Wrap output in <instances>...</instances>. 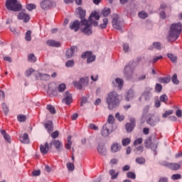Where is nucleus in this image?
<instances>
[{"instance_id":"nucleus-25","label":"nucleus","mask_w":182,"mask_h":182,"mask_svg":"<svg viewBox=\"0 0 182 182\" xmlns=\"http://www.w3.org/2000/svg\"><path fill=\"white\" fill-rule=\"evenodd\" d=\"M52 145L55 146L57 150H60L63 147V145L60 143V141L59 140H53L50 142V146Z\"/></svg>"},{"instance_id":"nucleus-64","label":"nucleus","mask_w":182,"mask_h":182,"mask_svg":"<svg viewBox=\"0 0 182 182\" xmlns=\"http://www.w3.org/2000/svg\"><path fill=\"white\" fill-rule=\"evenodd\" d=\"M160 106H161V102H160V100H155L154 107L159 108L160 107Z\"/></svg>"},{"instance_id":"nucleus-58","label":"nucleus","mask_w":182,"mask_h":182,"mask_svg":"<svg viewBox=\"0 0 182 182\" xmlns=\"http://www.w3.org/2000/svg\"><path fill=\"white\" fill-rule=\"evenodd\" d=\"M17 119H18V122H25L26 120V116L18 115Z\"/></svg>"},{"instance_id":"nucleus-41","label":"nucleus","mask_w":182,"mask_h":182,"mask_svg":"<svg viewBox=\"0 0 182 182\" xmlns=\"http://www.w3.org/2000/svg\"><path fill=\"white\" fill-rule=\"evenodd\" d=\"M28 11H33V9H36V4H28L26 6Z\"/></svg>"},{"instance_id":"nucleus-19","label":"nucleus","mask_w":182,"mask_h":182,"mask_svg":"<svg viewBox=\"0 0 182 182\" xmlns=\"http://www.w3.org/2000/svg\"><path fill=\"white\" fill-rule=\"evenodd\" d=\"M122 150V145L117 142H114L111 145V151L112 153H117V151H120Z\"/></svg>"},{"instance_id":"nucleus-44","label":"nucleus","mask_w":182,"mask_h":182,"mask_svg":"<svg viewBox=\"0 0 182 182\" xmlns=\"http://www.w3.org/2000/svg\"><path fill=\"white\" fill-rule=\"evenodd\" d=\"M31 35H32V31H28L26 33V37H25V39L26 41H27L28 42L31 41L32 38L31 37Z\"/></svg>"},{"instance_id":"nucleus-16","label":"nucleus","mask_w":182,"mask_h":182,"mask_svg":"<svg viewBox=\"0 0 182 182\" xmlns=\"http://www.w3.org/2000/svg\"><path fill=\"white\" fill-rule=\"evenodd\" d=\"M110 125L109 124H105L103 127H102V129L101 131V134L102 136H103L104 137H107V136H109V134H110Z\"/></svg>"},{"instance_id":"nucleus-28","label":"nucleus","mask_w":182,"mask_h":182,"mask_svg":"<svg viewBox=\"0 0 182 182\" xmlns=\"http://www.w3.org/2000/svg\"><path fill=\"white\" fill-rule=\"evenodd\" d=\"M45 127L48 133L53 132V123L52 121H48L45 124Z\"/></svg>"},{"instance_id":"nucleus-6","label":"nucleus","mask_w":182,"mask_h":182,"mask_svg":"<svg viewBox=\"0 0 182 182\" xmlns=\"http://www.w3.org/2000/svg\"><path fill=\"white\" fill-rule=\"evenodd\" d=\"M87 83H89V78L87 77H81L79 81L75 80L73 82V86L78 89V90H82L83 86H86Z\"/></svg>"},{"instance_id":"nucleus-30","label":"nucleus","mask_w":182,"mask_h":182,"mask_svg":"<svg viewBox=\"0 0 182 182\" xmlns=\"http://www.w3.org/2000/svg\"><path fill=\"white\" fill-rule=\"evenodd\" d=\"M0 132L2 134V136H4V139L6 140V141H7L8 143H11V136L6 134V132L4 129H1Z\"/></svg>"},{"instance_id":"nucleus-32","label":"nucleus","mask_w":182,"mask_h":182,"mask_svg":"<svg viewBox=\"0 0 182 182\" xmlns=\"http://www.w3.org/2000/svg\"><path fill=\"white\" fill-rule=\"evenodd\" d=\"M97 151L100 154H102V156H105L106 154V148L102 145H98L97 146Z\"/></svg>"},{"instance_id":"nucleus-9","label":"nucleus","mask_w":182,"mask_h":182,"mask_svg":"<svg viewBox=\"0 0 182 182\" xmlns=\"http://www.w3.org/2000/svg\"><path fill=\"white\" fill-rule=\"evenodd\" d=\"M142 97H144V100L149 102L153 97V89L148 87L146 88L144 92L141 94Z\"/></svg>"},{"instance_id":"nucleus-12","label":"nucleus","mask_w":182,"mask_h":182,"mask_svg":"<svg viewBox=\"0 0 182 182\" xmlns=\"http://www.w3.org/2000/svg\"><path fill=\"white\" fill-rule=\"evenodd\" d=\"M73 100L72 94H70L69 91H66L64 93V98L63 99L62 102L65 105H69L72 103Z\"/></svg>"},{"instance_id":"nucleus-22","label":"nucleus","mask_w":182,"mask_h":182,"mask_svg":"<svg viewBox=\"0 0 182 182\" xmlns=\"http://www.w3.org/2000/svg\"><path fill=\"white\" fill-rule=\"evenodd\" d=\"M159 122H160V117H151L147 120V123L150 126H156Z\"/></svg>"},{"instance_id":"nucleus-1","label":"nucleus","mask_w":182,"mask_h":182,"mask_svg":"<svg viewBox=\"0 0 182 182\" xmlns=\"http://www.w3.org/2000/svg\"><path fill=\"white\" fill-rule=\"evenodd\" d=\"M181 23H173L170 26V31L167 36V39L169 42H176L180 35H181Z\"/></svg>"},{"instance_id":"nucleus-2","label":"nucleus","mask_w":182,"mask_h":182,"mask_svg":"<svg viewBox=\"0 0 182 182\" xmlns=\"http://www.w3.org/2000/svg\"><path fill=\"white\" fill-rule=\"evenodd\" d=\"M106 102L108 105L107 107L109 110H113L115 107H119L122 100H120V95H119L117 92H111L108 94L106 98Z\"/></svg>"},{"instance_id":"nucleus-45","label":"nucleus","mask_w":182,"mask_h":182,"mask_svg":"<svg viewBox=\"0 0 182 182\" xmlns=\"http://www.w3.org/2000/svg\"><path fill=\"white\" fill-rule=\"evenodd\" d=\"M160 102H163L164 103H167L168 101V97L166 95H162L159 98Z\"/></svg>"},{"instance_id":"nucleus-10","label":"nucleus","mask_w":182,"mask_h":182,"mask_svg":"<svg viewBox=\"0 0 182 182\" xmlns=\"http://www.w3.org/2000/svg\"><path fill=\"white\" fill-rule=\"evenodd\" d=\"M82 59H86L87 58V63H92V62H95L96 60V56L92 55L91 52H85L82 54Z\"/></svg>"},{"instance_id":"nucleus-15","label":"nucleus","mask_w":182,"mask_h":182,"mask_svg":"<svg viewBox=\"0 0 182 182\" xmlns=\"http://www.w3.org/2000/svg\"><path fill=\"white\" fill-rule=\"evenodd\" d=\"M136 126V120L134 118L130 119V123H127L125 125V129L127 132H133V129H134V127Z\"/></svg>"},{"instance_id":"nucleus-4","label":"nucleus","mask_w":182,"mask_h":182,"mask_svg":"<svg viewBox=\"0 0 182 182\" xmlns=\"http://www.w3.org/2000/svg\"><path fill=\"white\" fill-rule=\"evenodd\" d=\"M112 26L114 29L120 32H122V29H123V26H124V23L120 20L119 15L116 14L112 15Z\"/></svg>"},{"instance_id":"nucleus-47","label":"nucleus","mask_w":182,"mask_h":182,"mask_svg":"<svg viewBox=\"0 0 182 182\" xmlns=\"http://www.w3.org/2000/svg\"><path fill=\"white\" fill-rule=\"evenodd\" d=\"M171 80L174 85H178V83H180V81H178V79H177V74H174L173 75Z\"/></svg>"},{"instance_id":"nucleus-26","label":"nucleus","mask_w":182,"mask_h":182,"mask_svg":"<svg viewBox=\"0 0 182 182\" xmlns=\"http://www.w3.org/2000/svg\"><path fill=\"white\" fill-rule=\"evenodd\" d=\"M133 72L132 71V69L130 68V66L126 65L124 68V75L127 79H129L130 76H132Z\"/></svg>"},{"instance_id":"nucleus-20","label":"nucleus","mask_w":182,"mask_h":182,"mask_svg":"<svg viewBox=\"0 0 182 182\" xmlns=\"http://www.w3.org/2000/svg\"><path fill=\"white\" fill-rule=\"evenodd\" d=\"M46 45H48V46H51V48H60L61 44L60 42L55 40H48L46 41Z\"/></svg>"},{"instance_id":"nucleus-59","label":"nucleus","mask_w":182,"mask_h":182,"mask_svg":"<svg viewBox=\"0 0 182 182\" xmlns=\"http://www.w3.org/2000/svg\"><path fill=\"white\" fill-rule=\"evenodd\" d=\"M1 107L5 114H8V112H9V109H8V107H6V104H2Z\"/></svg>"},{"instance_id":"nucleus-36","label":"nucleus","mask_w":182,"mask_h":182,"mask_svg":"<svg viewBox=\"0 0 182 182\" xmlns=\"http://www.w3.org/2000/svg\"><path fill=\"white\" fill-rule=\"evenodd\" d=\"M135 161L137 164H144L146 163V159L144 157L139 156L135 159Z\"/></svg>"},{"instance_id":"nucleus-7","label":"nucleus","mask_w":182,"mask_h":182,"mask_svg":"<svg viewBox=\"0 0 182 182\" xmlns=\"http://www.w3.org/2000/svg\"><path fill=\"white\" fill-rule=\"evenodd\" d=\"M95 19H96V21H99L100 19V16L99 15V13L96 11H93L91 13L89 17L88 22H90V23L93 25V26H97V25H99V23L97 21H95Z\"/></svg>"},{"instance_id":"nucleus-29","label":"nucleus","mask_w":182,"mask_h":182,"mask_svg":"<svg viewBox=\"0 0 182 182\" xmlns=\"http://www.w3.org/2000/svg\"><path fill=\"white\" fill-rule=\"evenodd\" d=\"M76 12L79 14L80 18L83 20L85 16H86V11L83 10L82 7H78L76 10Z\"/></svg>"},{"instance_id":"nucleus-42","label":"nucleus","mask_w":182,"mask_h":182,"mask_svg":"<svg viewBox=\"0 0 182 182\" xmlns=\"http://www.w3.org/2000/svg\"><path fill=\"white\" fill-rule=\"evenodd\" d=\"M66 68H73L75 66V61L73 60H69L65 63Z\"/></svg>"},{"instance_id":"nucleus-27","label":"nucleus","mask_w":182,"mask_h":182,"mask_svg":"<svg viewBox=\"0 0 182 182\" xmlns=\"http://www.w3.org/2000/svg\"><path fill=\"white\" fill-rule=\"evenodd\" d=\"M20 141L24 144H28V143H29V136L28 134H23V135H21Z\"/></svg>"},{"instance_id":"nucleus-18","label":"nucleus","mask_w":182,"mask_h":182,"mask_svg":"<svg viewBox=\"0 0 182 182\" xmlns=\"http://www.w3.org/2000/svg\"><path fill=\"white\" fill-rule=\"evenodd\" d=\"M70 28L72 31H75V32H77L79 31V28H80V22L77 20L73 21L70 23Z\"/></svg>"},{"instance_id":"nucleus-63","label":"nucleus","mask_w":182,"mask_h":182,"mask_svg":"<svg viewBox=\"0 0 182 182\" xmlns=\"http://www.w3.org/2000/svg\"><path fill=\"white\" fill-rule=\"evenodd\" d=\"M32 176L36 177L38 176H41V170L34 171L32 172Z\"/></svg>"},{"instance_id":"nucleus-39","label":"nucleus","mask_w":182,"mask_h":182,"mask_svg":"<svg viewBox=\"0 0 182 182\" xmlns=\"http://www.w3.org/2000/svg\"><path fill=\"white\" fill-rule=\"evenodd\" d=\"M107 122L106 124H109L110 127H112V124H113V123H114V117H113V115L109 114L108 117V119H107Z\"/></svg>"},{"instance_id":"nucleus-5","label":"nucleus","mask_w":182,"mask_h":182,"mask_svg":"<svg viewBox=\"0 0 182 182\" xmlns=\"http://www.w3.org/2000/svg\"><path fill=\"white\" fill-rule=\"evenodd\" d=\"M81 24H82V32L85 35H92V23L86 20V19H82L81 20Z\"/></svg>"},{"instance_id":"nucleus-48","label":"nucleus","mask_w":182,"mask_h":182,"mask_svg":"<svg viewBox=\"0 0 182 182\" xmlns=\"http://www.w3.org/2000/svg\"><path fill=\"white\" fill-rule=\"evenodd\" d=\"M115 117H116V119H117V120H119V122H123V120H124V116L120 115V113H119V112H117L115 114Z\"/></svg>"},{"instance_id":"nucleus-53","label":"nucleus","mask_w":182,"mask_h":182,"mask_svg":"<svg viewBox=\"0 0 182 182\" xmlns=\"http://www.w3.org/2000/svg\"><path fill=\"white\" fill-rule=\"evenodd\" d=\"M127 177L128 178H132L133 180H134V178H136V174L133 172H128L127 173Z\"/></svg>"},{"instance_id":"nucleus-50","label":"nucleus","mask_w":182,"mask_h":182,"mask_svg":"<svg viewBox=\"0 0 182 182\" xmlns=\"http://www.w3.org/2000/svg\"><path fill=\"white\" fill-rule=\"evenodd\" d=\"M170 114H173V110L171 109L166 111L165 113L162 114V117H164V119H166V117H168Z\"/></svg>"},{"instance_id":"nucleus-57","label":"nucleus","mask_w":182,"mask_h":182,"mask_svg":"<svg viewBox=\"0 0 182 182\" xmlns=\"http://www.w3.org/2000/svg\"><path fill=\"white\" fill-rule=\"evenodd\" d=\"M160 59H163V55L154 56L152 63H156V62H158V60H160Z\"/></svg>"},{"instance_id":"nucleus-34","label":"nucleus","mask_w":182,"mask_h":182,"mask_svg":"<svg viewBox=\"0 0 182 182\" xmlns=\"http://www.w3.org/2000/svg\"><path fill=\"white\" fill-rule=\"evenodd\" d=\"M167 57L173 63H176V62H177V55L169 53L167 54Z\"/></svg>"},{"instance_id":"nucleus-21","label":"nucleus","mask_w":182,"mask_h":182,"mask_svg":"<svg viewBox=\"0 0 182 182\" xmlns=\"http://www.w3.org/2000/svg\"><path fill=\"white\" fill-rule=\"evenodd\" d=\"M36 79H40L41 80H49L50 79V75L48 74H42L41 73H36Z\"/></svg>"},{"instance_id":"nucleus-52","label":"nucleus","mask_w":182,"mask_h":182,"mask_svg":"<svg viewBox=\"0 0 182 182\" xmlns=\"http://www.w3.org/2000/svg\"><path fill=\"white\" fill-rule=\"evenodd\" d=\"M139 18H141V19H146V18H147L148 15L147 13H146L145 11H141L139 14Z\"/></svg>"},{"instance_id":"nucleus-60","label":"nucleus","mask_w":182,"mask_h":182,"mask_svg":"<svg viewBox=\"0 0 182 182\" xmlns=\"http://www.w3.org/2000/svg\"><path fill=\"white\" fill-rule=\"evenodd\" d=\"M161 89H163V87L160 84H156L155 86V90L156 92H161Z\"/></svg>"},{"instance_id":"nucleus-38","label":"nucleus","mask_w":182,"mask_h":182,"mask_svg":"<svg viewBox=\"0 0 182 182\" xmlns=\"http://www.w3.org/2000/svg\"><path fill=\"white\" fill-rule=\"evenodd\" d=\"M131 141L132 139H130L129 138L123 139L122 141V146H124V147H126V146H129L130 144Z\"/></svg>"},{"instance_id":"nucleus-40","label":"nucleus","mask_w":182,"mask_h":182,"mask_svg":"<svg viewBox=\"0 0 182 182\" xmlns=\"http://www.w3.org/2000/svg\"><path fill=\"white\" fill-rule=\"evenodd\" d=\"M58 92H65L66 90V85L65 83H61L58 87Z\"/></svg>"},{"instance_id":"nucleus-62","label":"nucleus","mask_w":182,"mask_h":182,"mask_svg":"<svg viewBox=\"0 0 182 182\" xmlns=\"http://www.w3.org/2000/svg\"><path fill=\"white\" fill-rule=\"evenodd\" d=\"M59 136V132L58 131H55L51 134L52 139H57V137Z\"/></svg>"},{"instance_id":"nucleus-17","label":"nucleus","mask_w":182,"mask_h":182,"mask_svg":"<svg viewBox=\"0 0 182 182\" xmlns=\"http://www.w3.org/2000/svg\"><path fill=\"white\" fill-rule=\"evenodd\" d=\"M134 97H136V93L132 89H130L125 95V100L127 102H130V100H133Z\"/></svg>"},{"instance_id":"nucleus-8","label":"nucleus","mask_w":182,"mask_h":182,"mask_svg":"<svg viewBox=\"0 0 182 182\" xmlns=\"http://www.w3.org/2000/svg\"><path fill=\"white\" fill-rule=\"evenodd\" d=\"M55 5V3H53L50 0H43L41 2V9H43V11H46V9H50L51 8H53Z\"/></svg>"},{"instance_id":"nucleus-31","label":"nucleus","mask_w":182,"mask_h":182,"mask_svg":"<svg viewBox=\"0 0 182 182\" xmlns=\"http://www.w3.org/2000/svg\"><path fill=\"white\" fill-rule=\"evenodd\" d=\"M109 175L111 176L112 180H116L119 176V172H116L114 169L109 170Z\"/></svg>"},{"instance_id":"nucleus-46","label":"nucleus","mask_w":182,"mask_h":182,"mask_svg":"<svg viewBox=\"0 0 182 182\" xmlns=\"http://www.w3.org/2000/svg\"><path fill=\"white\" fill-rule=\"evenodd\" d=\"M152 46L153 48H154V49H157L158 50H160V49H161V44L159 42H154Z\"/></svg>"},{"instance_id":"nucleus-51","label":"nucleus","mask_w":182,"mask_h":182,"mask_svg":"<svg viewBox=\"0 0 182 182\" xmlns=\"http://www.w3.org/2000/svg\"><path fill=\"white\" fill-rule=\"evenodd\" d=\"M67 168L69 170V171H73V170H75V165L72 163H68Z\"/></svg>"},{"instance_id":"nucleus-11","label":"nucleus","mask_w":182,"mask_h":182,"mask_svg":"<svg viewBox=\"0 0 182 182\" xmlns=\"http://www.w3.org/2000/svg\"><path fill=\"white\" fill-rule=\"evenodd\" d=\"M18 19L20 21H23V22H29L31 17L26 14V11L23 10L22 11L19 12L17 15Z\"/></svg>"},{"instance_id":"nucleus-33","label":"nucleus","mask_w":182,"mask_h":182,"mask_svg":"<svg viewBox=\"0 0 182 182\" xmlns=\"http://www.w3.org/2000/svg\"><path fill=\"white\" fill-rule=\"evenodd\" d=\"M158 80L160 82V83H169V82L171 80V77L170 76L160 77Z\"/></svg>"},{"instance_id":"nucleus-3","label":"nucleus","mask_w":182,"mask_h":182,"mask_svg":"<svg viewBox=\"0 0 182 182\" xmlns=\"http://www.w3.org/2000/svg\"><path fill=\"white\" fill-rule=\"evenodd\" d=\"M6 8L9 11H14V12H18L22 9V5L18 1V0H6Z\"/></svg>"},{"instance_id":"nucleus-61","label":"nucleus","mask_w":182,"mask_h":182,"mask_svg":"<svg viewBox=\"0 0 182 182\" xmlns=\"http://www.w3.org/2000/svg\"><path fill=\"white\" fill-rule=\"evenodd\" d=\"M85 103H87V97H83L81 99L80 106H81V107H83V105H85Z\"/></svg>"},{"instance_id":"nucleus-54","label":"nucleus","mask_w":182,"mask_h":182,"mask_svg":"<svg viewBox=\"0 0 182 182\" xmlns=\"http://www.w3.org/2000/svg\"><path fill=\"white\" fill-rule=\"evenodd\" d=\"M28 60L29 62H36V57L33 54H30L28 55Z\"/></svg>"},{"instance_id":"nucleus-35","label":"nucleus","mask_w":182,"mask_h":182,"mask_svg":"<svg viewBox=\"0 0 182 182\" xmlns=\"http://www.w3.org/2000/svg\"><path fill=\"white\" fill-rule=\"evenodd\" d=\"M71 147H72V136H68V141L65 144V149H67V150H70Z\"/></svg>"},{"instance_id":"nucleus-43","label":"nucleus","mask_w":182,"mask_h":182,"mask_svg":"<svg viewBox=\"0 0 182 182\" xmlns=\"http://www.w3.org/2000/svg\"><path fill=\"white\" fill-rule=\"evenodd\" d=\"M109 14H110V9L109 8H105L102 11V15H103V16H108V15Z\"/></svg>"},{"instance_id":"nucleus-24","label":"nucleus","mask_w":182,"mask_h":182,"mask_svg":"<svg viewBox=\"0 0 182 182\" xmlns=\"http://www.w3.org/2000/svg\"><path fill=\"white\" fill-rule=\"evenodd\" d=\"M40 150L42 154H48V151H49V144L46 142L45 144L40 145Z\"/></svg>"},{"instance_id":"nucleus-55","label":"nucleus","mask_w":182,"mask_h":182,"mask_svg":"<svg viewBox=\"0 0 182 182\" xmlns=\"http://www.w3.org/2000/svg\"><path fill=\"white\" fill-rule=\"evenodd\" d=\"M35 72L33 68H28L26 72V76H31Z\"/></svg>"},{"instance_id":"nucleus-56","label":"nucleus","mask_w":182,"mask_h":182,"mask_svg":"<svg viewBox=\"0 0 182 182\" xmlns=\"http://www.w3.org/2000/svg\"><path fill=\"white\" fill-rule=\"evenodd\" d=\"M172 180H180L181 178V175L179 173L173 174L171 176Z\"/></svg>"},{"instance_id":"nucleus-23","label":"nucleus","mask_w":182,"mask_h":182,"mask_svg":"<svg viewBox=\"0 0 182 182\" xmlns=\"http://www.w3.org/2000/svg\"><path fill=\"white\" fill-rule=\"evenodd\" d=\"M112 83L115 85L117 86L118 89L119 90H122L123 85L124 84V81L121 78H116L114 82H112Z\"/></svg>"},{"instance_id":"nucleus-37","label":"nucleus","mask_w":182,"mask_h":182,"mask_svg":"<svg viewBox=\"0 0 182 182\" xmlns=\"http://www.w3.org/2000/svg\"><path fill=\"white\" fill-rule=\"evenodd\" d=\"M46 109H47V110H48V112H50V113L51 114H55L56 113V110L55 109V107H53V105H47Z\"/></svg>"},{"instance_id":"nucleus-49","label":"nucleus","mask_w":182,"mask_h":182,"mask_svg":"<svg viewBox=\"0 0 182 182\" xmlns=\"http://www.w3.org/2000/svg\"><path fill=\"white\" fill-rule=\"evenodd\" d=\"M143 143V138H138L134 141V146H139Z\"/></svg>"},{"instance_id":"nucleus-14","label":"nucleus","mask_w":182,"mask_h":182,"mask_svg":"<svg viewBox=\"0 0 182 182\" xmlns=\"http://www.w3.org/2000/svg\"><path fill=\"white\" fill-rule=\"evenodd\" d=\"M77 48L76 46H73L70 48L68 49L65 52V58L67 59H70V58L73 57L75 52H77Z\"/></svg>"},{"instance_id":"nucleus-13","label":"nucleus","mask_w":182,"mask_h":182,"mask_svg":"<svg viewBox=\"0 0 182 182\" xmlns=\"http://www.w3.org/2000/svg\"><path fill=\"white\" fill-rule=\"evenodd\" d=\"M164 166L165 167H167L168 168H171V170H180L181 167L180 164L168 162H166L165 164H164Z\"/></svg>"}]
</instances>
